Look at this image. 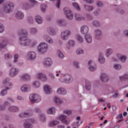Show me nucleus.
<instances>
[{"instance_id": "nucleus-24", "label": "nucleus", "mask_w": 128, "mask_h": 128, "mask_svg": "<svg viewBox=\"0 0 128 128\" xmlns=\"http://www.w3.org/2000/svg\"><path fill=\"white\" fill-rule=\"evenodd\" d=\"M37 78H38L39 80H46V76L42 73H38L37 74Z\"/></svg>"}, {"instance_id": "nucleus-14", "label": "nucleus", "mask_w": 128, "mask_h": 128, "mask_svg": "<svg viewBox=\"0 0 128 128\" xmlns=\"http://www.w3.org/2000/svg\"><path fill=\"white\" fill-rule=\"evenodd\" d=\"M44 90L45 94H48L52 92V88L48 85H45L44 88Z\"/></svg>"}, {"instance_id": "nucleus-31", "label": "nucleus", "mask_w": 128, "mask_h": 128, "mask_svg": "<svg viewBox=\"0 0 128 128\" xmlns=\"http://www.w3.org/2000/svg\"><path fill=\"white\" fill-rule=\"evenodd\" d=\"M8 42V40H4L2 44H0V48H4L5 46H6V44Z\"/></svg>"}, {"instance_id": "nucleus-52", "label": "nucleus", "mask_w": 128, "mask_h": 128, "mask_svg": "<svg viewBox=\"0 0 128 128\" xmlns=\"http://www.w3.org/2000/svg\"><path fill=\"white\" fill-rule=\"evenodd\" d=\"M4 25L0 24V32H4Z\"/></svg>"}, {"instance_id": "nucleus-15", "label": "nucleus", "mask_w": 128, "mask_h": 128, "mask_svg": "<svg viewBox=\"0 0 128 128\" xmlns=\"http://www.w3.org/2000/svg\"><path fill=\"white\" fill-rule=\"evenodd\" d=\"M32 116V111H30L29 112H26L24 114H20L19 116H20V118H28V116Z\"/></svg>"}, {"instance_id": "nucleus-8", "label": "nucleus", "mask_w": 128, "mask_h": 128, "mask_svg": "<svg viewBox=\"0 0 128 128\" xmlns=\"http://www.w3.org/2000/svg\"><path fill=\"white\" fill-rule=\"evenodd\" d=\"M30 4L32 5H30L28 4H25L24 10H28V8H30V6H36L38 4V2L35 0H29Z\"/></svg>"}, {"instance_id": "nucleus-9", "label": "nucleus", "mask_w": 128, "mask_h": 128, "mask_svg": "<svg viewBox=\"0 0 128 128\" xmlns=\"http://www.w3.org/2000/svg\"><path fill=\"white\" fill-rule=\"evenodd\" d=\"M88 64L89 66V70H91V72H94L96 70V64L92 60H90L88 62Z\"/></svg>"}, {"instance_id": "nucleus-34", "label": "nucleus", "mask_w": 128, "mask_h": 128, "mask_svg": "<svg viewBox=\"0 0 128 128\" xmlns=\"http://www.w3.org/2000/svg\"><path fill=\"white\" fill-rule=\"evenodd\" d=\"M60 124V122L58 120H54L50 122V126H56V124Z\"/></svg>"}, {"instance_id": "nucleus-12", "label": "nucleus", "mask_w": 128, "mask_h": 128, "mask_svg": "<svg viewBox=\"0 0 128 128\" xmlns=\"http://www.w3.org/2000/svg\"><path fill=\"white\" fill-rule=\"evenodd\" d=\"M20 90L23 92H28L30 90V86L28 84L24 85L21 87Z\"/></svg>"}, {"instance_id": "nucleus-48", "label": "nucleus", "mask_w": 128, "mask_h": 128, "mask_svg": "<svg viewBox=\"0 0 128 128\" xmlns=\"http://www.w3.org/2000/svg\"><path fill=\"white\" fill-rule=\"evenodd\" d=\"M58 57L60 58H64V54H62V52H60V50H58Z\"/></svg>"}, {"instance_id": "nucleus-49", "label": "nucleus", "mask_w": 128, "mask_h": 128, "mask_svg": "<svg viewBox=\"0 0 128 128\" xmlns=\"http://www.w3.org/2000/svg\"><path fill=\"white\" fill-rule=\"evenodd\" d=\"M93 25L96 27L100 26V23L96 20H94L93 22Z\"/></svg>"}, {"instance_id": "nucleus-46", "label": "nucleus", "mask_w": 128, "mask_h": 128, "mask_svg": "<svg viewBox=\"0 0 128 128\" xmlns=\"http://www.w3.org/2000/svg\"><path fill=\"white\" fill-rule=\"evenodd\" d=\"M74 44H76V42L74 40H70L69 41L68 45L70 46H74Z\"/></svg>"}, {"instance_id": "nucleus-27", "label": "nucleus", "mask_w": 128, "mask_h": 128, "mask_svg": "<svg viewBox=\"0 0 128 128\" xmlns=\"http://www.w3.org/2000/svg\"><path fill=\"white\" fill-rule=\"evenodd\" d=\"M36 21L37 24H40L42 23V18L40 16H37L36 18Z\"/></svg>"}, {"instance_id": "nucleus-50", "label": "nucleus", "mask_w": 128, "mask_h": 128, "mask_svg": "<svg viewBox=\"0 0 128 128\" xmlns=\"http://www.w3.org/2000/svg\"><path fill=\"white\" fill-rule=\"evenodd\" d=\"M128 76L127 74L124 75L123 76H121L120 77V80H128Z\"/></svg>"}, {"instance_id": "nucleus-17", "label": "nucleus", "mask_w": 128, "mask_h": 128, "mask_svg": "<svg viewBox=\"0 0 128 128\" xmlns=\"http://www.w3.org/2000/svg\"><path fill=\"white\" fill-rule=\"evenodd\" d=\"M18 107L16 106H10L8 108V110L9 112H18Z\"/></svg>"}, {"instance_id": "nucleus-62", "label": "nucleus", "mask_w": 128, "mask_h": 128, "mask_svg": "<svg viewBox=\"0 0 128 128\" xmlns=\"http://www.w3.org/2000/svg\"><path fill=\"white\" fill-rule=\"evenodd\" d=\"M34 112H40V109L39 108H35Z\"/></svg>"}, {"instance_id": "nucleus-7", "label": "nucleus", "mask_w": 128, "mask_h": 128, "mask_svg": "<svg viewBox=\"0 0 128 128\" xmlns=\"http://www.w3.org/2000/svg\"><path fill=\"white\" fill-rule=\"evenodd\" d=\"M14 10V4L10 2L7 6H5L4 10L5 12H10Z\"/></svg>"}, {"instance_id": "nucleus-30", "label": "nucleus", "mask_w": 128, "mask_h": 128, "mask_svg": "<svg viewBox=\"0 0 128 128\" xmlns=\"http://www.w3.org/2000/svg\"><path fill=\"white\" fill-rule=\"evenodd\" d=\"M75 18L76 20H77L78 22L84 20V17H82L80 15L78 14H75Z\"/></svg>"}, {"instance_id": "nucleus-16", "label": "nucleus", "mask_w": 128, "mask_h": 128, "mask_svg": "<svg viewBox=\"0 0 128 128\" xmlns=\"http://www.w3.org/2000/svg\"><path fill=\"white\" fill-rule=\"evenodd\" d=\"M24 16V13L22 12H18L16 13V18H17L18 20H22Z\"/></svg>"}, {"instance_id": "nucleus-39", "label": "nucleus", "mask_w": 128, "mask_h": 128, "mask_svg": "<svg viewBox=\"0 0 128 128\" xmlns=\"http://www.w3.org/2000/svg\"><path fill=\"white\" fill-rule=\"evenodd\" d=\"M5 59L8 60H10L12 58V54H6L4 56Z\"/></svg>"}, {"instance_id": "nucleus-38", "label": "nucleus", "mask_w": 128, "mask_h": 128, "mask_svg": "<svg viewBox=\"0 0 128 128\" xmlns=\"http://www.w3.org/2000/svg\"><path fill=\"white\" fill-rule=\"evenodd\" d=\"M85 88L88 90H90V84L88 81L86 82Z\"/></svg>"}, {"instance_id": "nucleus-58", "label": "nucleus", "mask_w": 128, "mask_h": 128, "mask_svg": "<svg viewBox=\"0 0 128 128\" xmlns=\"http://www.w3.org/2000/svg\"><path fill=\"white\" fill-rule=\"evenodd\" d=\"M74 66L76 68H78V62H74Z\"/></svg>"}, {"instance_id": "nucleus-35", "label": "nucleus", "mask_w": 128, "mask_h": 128, "mask_svg": "<svg viewBox=\"0 0 128 128\" xmlns=\"http://www.w3.org/2000/svg\"><path fill=\"white\" fill-rule=\"evenodd\" d=\"M72 6L74 8H76V10H80V6L78 5V4L76 2H74L72 4Z\"/></svg>"}, {"instance_id": "nucleus-3", "label": "nucleus", "mask_w": 128, "mask_h": 128, "mask_svg": "<svg viewBox=\"0 0 128 128\" xmlns=\"http://www.w3.org/2000/svg\"><path fill=\"white\" fill-rule=\"evenodd\" d=\"M48 48L46 43L42 42L38 46V52L40 54H44L48 52Z\"/></svg>"}, {"instance_id": "nucleus-6", "label": "nucleus", "mask_w": 128, "mask_h": 128, "mask_svg": "<svg viewBox=\"0 0 128 128\" xmlns=\"http://www.w3.org/2000/svg\"><path fill=\"white\" fill-rule=\"evenodd\" d=\"M64 12L66 15V17L68 20H72L74 18V16L70 12V10L68 8H64Z\"/></svg>"}, {"instance_id": "nucleus-25", "label": "nucleus", "mask_w": 128, "mask_h": 128, "mask_svg": "<svg viewBox=\"0 0 128 128\" xmlns=\"http://www.w3.org/2000/svg\"><path fill=\"white\" fill-rule=\"evenodd\" d=\"M100 78L101 80H108V74H104V73H102Z\"/></svg>"}, {"instance_id": "nucleus-47", "label": "nucleus", "mask_w": 128, "mask_h": 128, "mask_svg": "<svg viewBox=\"0 0 128 128\" xmlns=\"http://www.w3.org/2000/svg\"><path fill=\"white\" fill-rule=\"evenodd\" d=\"M120 60L122 62H124L126 60V56H122L120 58Z\"/></svg>"}, {"instance_id": "nucleus-55", "label": "nucleus", "mask_w": 128, "mask_h": 128, "mask_svg": "<svg viewBox=\"0 0 128 128\" xmlns=\"http://www.w3.org/2000/svg\"><path fill=\"white\" fill-rule=\"evenodd\" d=\"M18 55L16 54L14 56V62H18Z\"/></svg>"}, {"instance_id": "nucleus-1", "label": "nucleus", "mask_w": 128, "mask_h": 128, "mask_svg": "<svg viewBox=\"0 0 128 128\" xmlns=\"http://www.w3.org/2000/svg\"><path fill=\"white\" fill-rule=\"evenodd\" d=\"M20 44L22 46H34L36 44V42H32L30 40L28 39V32L25 30H20Z\"/></svg>"}, {"instance_id": "nucleus-42", "label": "nucleus", "mask_w": 128, "mask_h": 128, "mask_svg": "<svg viewBox=\"0 0 128 128\" xmlns=\"http://www.w3.org/2000/svg\"><path fill=\"white\" fill-rule=\"evenodd\" d=\"M112 54V49L107 50L106 52V56L107 58H108V56H110V54Z\"/></svg>"}, {"instance_id": "nucleus-23", "label": "nucleus", "mask_w": 128, "mask_h": 128, "mask_svg": "<svg viewBox=\"0 0 128 128\" xmlns=\"http://www.w3.org/2000/svg\"><path fill=\"white\" fill-rule=\"evenodd\" d=\"M44 38L47 42H48V44H52L54 42V40L52 38L48 36H44Z\"/></svg>"}, {"instance_id": "nucleus-21", "label": "nucleus", "mask_w": 128, "mask_h": 128, "mask_svg": "<svg viewBox=\"0 0 128 128\" xmlns=\"http://www.w3.org/2000/svg\"><path fill=\"white\" fill-rule=\"evenodd\" d=\"M3 83L4 84V86H6V90H8L12 86V84L8 82V81H4Z\"/></svg>"}, {"instance_id": "nucleus-54", "label": "nucleus", "mask_w": 128, "mask_h": 128, "mask_svg": "<svg viewBox=\"0 0 128 128\" xmlns=\"http://www.w3.org/2000/svg\"><path fill=\"white\" fill-rule=\"evenodd\" d=\"M28 22L30 24H32L34 22V19L32 18V17L29 16L28 18Z\"/></svg>"}, {"instance_id": "nucleus-63", "label": "nucleus", "mask_w": 128, "mask_h": 128, "mask_svg": "<svg viewBox=\"0 0 128 128\" xmlns=\"http://www.w3.org/2000/svg\"><path fill=\"white\" fill-rule=\"evenodd\" d=\"M56 76H60V71H56Z\"/></svg>"}, {"instance_id": "nucleus-44", "label": "nucleus", "mask_w": 128, "mask_h": 128, "mask_svg": "<svg viewBox=\"0 0 128 128\" xmlns=\"http://www.w3.org/2000/svg\"><path fill=\"white\" fill-rule=\"evenodd\" d=\"M40 120L41 122H45L46 121V116L44 115V114H41L40 116Z\"/></svg>"}, {"instance_id": "nucleus-10", "label": "nucleus", "mask_w": 128, "mask_h": 128, "mask_svg": "<svg viewBox=\"0 0 128 128\" xmlns=\"http://www.w3.org/2000/svg\"><path fill=\"white\" fill-rule=\"evenodd\" d=\"M20 70L16 68H12L10 70V76L11 78H14V76H16L18 74Z\"/></svg>"}, {"instance_id": "nucleus-60", "label": "nucleus", "mask_w": 128, "mask_h": 128, "mask_svg": "<svg viewBox=\"0 0 128 128\" xmlns=\"http://www.w3.org/2000/svg\"><path fill=\"white\" fill-rule=\"evenodd\" d=\"M97 6H102L103 4H102V2H97Z\"/></svg>"}, {"instance_id": "nucleus-26", "label": "nucleus", "mask_w": 128, "mask_h": 128, "mask_svg": "<svg viewBox=\"0 0 128 128\" xmlns=\"http://www.w3.org/2000/svg\"><path fill=\"white\" fill-rule=\"evenodd\" d=\"M48 114H56V108H52L47 110Z\"/></svg>"}, {"instance_id": "nucleus-33", "label": "nucleus", "mask_w": 128, "mask_h": 128, "mask_svg": "<svg viewBox=\"0 0 128 128\" xmlns=\"http://www.w3.org/2000/svg\"><path fill=\"white\" fill-rule=\"evenodd\" d=\"M54 100L56 104H62V100H60V99L58 97H54Z\"/></svg>"}, {"instance_id": "nucleus-29", "label": "nucleus", "mask_w": 128, "mask_h": 128, "mask_svg": "<svg viewBox=\"0 0 128 128\" xmlns=\"http://www.w3.org/2000/svg\"><path fill=\"white\" fill-rule=\"evenodd\" d=\"M24 128H32V125L30 122H26L24 124Z\"/></svg>"}, {"instance_id": "nucleus-43", "label": "nucleus", "mask_w": 128, "mask_h": 128, "mask_svg": "<svg viewBox=\"0 0 128 128\" xmlns=\"http://www.w3.org/2000/svg\"><path fill=\"white\" fill-rule=\"evenodd\" d=\"M40 8L42 12H46V5L42 4L41 5Z\"/></svg>"}, {"instance_id": "nucleus-4", "label": "nucleus", "mask_w": 128, "mask_h": 128, "mask_svg": "<svg viewBox=\"0 0 128 128\" xmlns=\"http://www.w3.org/2000/svg\"><path fill=\"white\" fill-rule=\"evenodd\" d=\"M29 98L32 102H40V96L37 94H31L30 95Z\"/></svg>"}, {"instance_id": "nucleus-37", "label": "nucleus", "mask_w": 128, "mask_h": 128, "mask_svg": "<svg viewBox=\"0 0 128 128\" xmlns=\"http://www.w3.org/2000/svg\"><path fill=\"white\" fill-rule=\"evenodd\" d=\"M84 8L85 10H86L88 12H92V10H94V8H92V6H88L86 5H84Z\"/></svg>"}, {"instance_id": "nucleus-59", "label": "nucleus", "mask_w": 128, "mask_h": 128, "mask_svg": "<svg viewBox=\"0 0 128 128\" xmlns=\"http://www.w3.org/2000/svg\"><path fill=\"white\" fill-rule=\"evenodd\" d=\"M122 118V114H121L117 116L116 118L117 120H120V118Z\"/></svg>"}, {"instance_id": "nucleus-64", "label": "nucleus", "mask_w": 128, "mask_h": 128, "mask_svg": "<svg viewBox=\"0 0 128 128\" xmlns=\"http://www.w3.org/2000/svg\"><path fill=\"white\" fill-rule=\"evenodd\" d=\"M58 128H64V126L63 125H59L58 126Z\"/></svg>"}, {"instance_id": "nucleus-28", "label": "nucleus", "mask_w": 128, "mask_h": 128, "mask_svg": "<svg viewBox=\"0 0 128 128\" xmlns=\"http://www.w3.org/2000/svg\"><path fill=\"white\" fill-rule=\"evenodd\" d=\"M48 32L50 36H54L56 34V32L52 29V28H48Z\"/></svg>"}, {"instance_id": "nucleus-56", "label": "nucleus", "mask_w": 128, "mask_h": 128, "mask_svg": "<svg viewBox=\"0 0 128 128\" xmlns=\"http://www.w3.org/2000/svg\"><path fill=\"white\" fill-rule=\"evenodd\" d=\"M64 114H72V110H66L64 111Z\"/></svg>"}, {"instance_id": "nucleus-13", "label": "nucleus", "mask_w": 128, "mask_h": 128, "mask_svg": "<svg viewBox=\"0 0 128 128\" xmlns=\"http://www.w3.org/2000/svg\"><path fill=\"white\" fill-rule=\"evenodd\" d=\"M56 93L58 94H62L63 96H64L66 94V90L63 88H60L57 90Z\"/></svg>"}, {"instance_id": "nucleus-41", "label": "nucleus", "mask_w": 128, "mask_h": 128, "mask_svg": "<svg viewBox=\"0 0 128 128\" xmlns=\"http://www.w3.org/2000/svg\"><path fill=\"white\" fill-rule=\"evenodd\" d=\"M76 54H84V50L81 48H78L76 50Z\"/></svg>"}, {"instance_id": "nucleus-22", "label": "nucleus", "mask_w": 128, "mask_h": 128, "mask_svg": "<svg viewBox=\"0 0 128 128\" xmlns=\"http://www.w3.org/2000/svg\"><path fill=\"white\" fill-rule=\"evenodd\" d=\"M98 62L100 64H104V62H106V59H104L102 53L99 54Z\"/></svg>"}, {"instance_id": "nucleus-53", "label": "nucleus", "mask_w": 128, "mask_h": 128, "mask_svg": "<svg viewBox=\"0 0 128 128\" xmlns=\"http://www.w3.org/2000/svg\"><path fill=\"white\" fill-rule=\"evenodd\" d=\"M30 32L31 34H36V32H37V30H36V28H30Z\"/></svg>"}, {"instance_id": "nucleus-20", "label": "nucleus", "mask_w": 128, "mask_h": 128, "mask_svg": "<svg viewBox=\"0 0 128 128\" xmlns=\"http://www.w3.org/2000/svg\"><path fill=\"white\" fill-rule=\"evenodd\" d=\"M28 56H29L30 60H34L36 58V54L34 52H30L28 54Z\"/></svg>"}, {"instance_id": "nucleus-11", "label": "nucleus", "mask_w": 128, "mask_h": 128, "mask_svg": "<svg viewBox=\"0 0 128 128\" xmlns=\"http://www.w3.org/2000/svg\"><path fill=\"white\" fill-rule=\"evenodd\" d=\"M58 118L60 120H62V124H68V121L66 120V116L64 114L60 115Z\"/></svg>"}, {"instance_id": "nucleus-40", "label": "nucleus", "mask_w": 128, "mask_h": 128, "mask_svg": "<svg viewBox=\"0 0 128 128\" xmlns=\"http://www.w3.org/2000/svg\"><path fill=\"white\" fill-rule=\"evenodd\" d=\"M114 68L115 70H120L122 68V66H120V64H115L114 66Z\"/></svg>"}, {"instance_id": "nucleus-36", "label": "nucleus", "mask_w": 128, "mask_h": 128, "mask_svg": "<svg viewBox=\"0 0 128 128\" xmlns=\"http://www.w3.org/2000/svg\"><path fill=\"white\" fill-rule=\"evenodd\" d=\"M76 38L78 42H80V44L84 42V39H82V38L80 36L77 35Z\"/></svg>"}, {"instance_id": "nucleus-57", "label": "nucleus", "mask_w": 128, "mask_h": 128, "mask_svg": "<svg viewBox=\"0 0 128 128\" xmlns=\"http://www.w3.org/2000/svg\"><path fill=\"white\" fill-rule=\"evenodd\" d=\"M60 0H58L57 4L56 5V8H60Z\"/></svg>"}, {"instance_id": "nucleus-45", "label": "nucleus", "mask_w": 128, "mask_h": 128, "mask_svg": "<svg viewBox=\"0 0 128 128\" xmlns=\"http://www.w3.org/2000/svg\"><path fill=\"white\" fill-rule=\"evenodd\" d=\"M22 78H24V80H30V76L28 74H26L22 76Z\"/></svg>"}, {"instance_id": "nucleus-19", "label": "nucleus", "mask_w": 128, "mask_h": 128, "mask_svg": "<svg viewBox=\"0 0 128 128\" xmlns=\"http://www.w3.org/2000/svg\"><path fill=\"white\" fill-rule=\"evenodd\" d=\"M102 36V32L100 30H95V38L96 40H100Z\"/></svg>"}, {"instance_id": "nucleus-2", "label": "nucleus", "mask_w": 128, "mask_h": 128, "mask_svg": "<svg viewBox=\"0 0 128 128\" xmlns=\"http://www.w3.org/2000/svg\"><path fill=\"white\" fill-rule=\"evenodd\" d=\"M80 32L82 34L85 35V40L88 44H90L92 42V36L90 34H86L88 32V27L87 26H82L80 29Z\"/></svg>"}, {"instance_id": "nucleus-5", "label": "nucleus", "mask_w": 128, "mask_h": 128, "mask_svg": "<svg viewBox=\"0 0 128 128\" xmlns=\"http://www.w3.org/2000/svg\"><path fill=\"white\" fill-rule=\"evenodd\" d=\"M70 35V32L68 30H66L61 33V38L63 40H66L68 38V36Z\"/></svg>"}, {"instance_id": "nucleus-51", "label": "nucleus", "mask_w": 128, "mask_h": 128, "mask_svg": "<svg viewBox=\"0 0 128 128\" xmlns=\"http://www.w3.org/2000/svg\"><path fill=\"white\" fill-rule=\"evenodd\" d=\"M6 90H6V89L2 90L0 93L1 96H6V94H8V92H6Z\"/></svg>"}, {"instance_id": "nucleus-18", "label": "nucleus", "mask_w": 128, "mask_h": 128, "mask_svg": "<svg viewBox=\"0 0 128 128\" xmlns=\"http://www.w3.org/2000/svg\"><path fill=\"white\" fill-rule=\"evenodd\" d=\"M44 64L45 66H52V60L50 58H47L45 59V60L44 61Z\"/></svg>"}, {"instance_id": "nucleus-32", "label": "nucleus", "mask_w": 128, "mask_h": 128, "mask_svg": "<svg viewBox=\"0 0 128 128\" xmlns=\"http://www.w3.org/2000/svg\"><path fill=\"white\" fill-rule=\"evenodd\" d=\"M33 86L36 88H38L40 86V81L36 80L33 83Z\"/></svg>"}, {"instance_id": "nucleus-61", "label": "nucleus", "mask_w": 128, "mask_h": 128, "mask_svg": "<svg viewBox=\"0 0 128 128\" xmlns=\"http://www.w3.org/2000/svg\"><path fill=\"white\" fill-rule=\"evenodd\" d=\"M17 99L19 100H24V98L22 96H17Z\"/></svg>"}]
</instances>
